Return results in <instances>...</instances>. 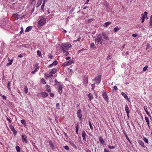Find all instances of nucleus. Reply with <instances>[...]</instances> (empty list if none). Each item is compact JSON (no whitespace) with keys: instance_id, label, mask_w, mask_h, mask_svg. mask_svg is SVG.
I'll return each mask as SVG.
<instances>
[{"instance_id":"f257e3e1","label":"nucleus","mask_w":152,"mask_h":152,"mask_svg":"<svg viewBox=\"0 0 152 152\" xmlns=\"http://www.w3.org/2000/svg\"><path fill=\"white\" fill-rule=\"evenodd\" d=\"M103 39H102V35L99 34L97 36V38L96 39L95 42L96 45L99 46V45H102Z\"/></svg>"},{"instance_id":"f03ea898","label":"nucleus","mask_w":152,"mask_h":152,"mask_svg":"<svg viewBox=\"0 0 152 152\" xmlns=\"http://www.w3.org/2000/svg\"><path fill=\"white\" fill-rule=\"evenodd\" d=\"M72 46L70 44H69L68 43H66L62 44L60 47L62 49V50H66L69 49Z\"/></svg>"},{"instance_id":"7ed1b4c3","label":"nucleus","mask_w":152,"mask_h":152,"mask_svg":"<svg viewBox=\"0 0 152 152\" xmlns=\"http://www.w3.org/2000/svg\"><path fill=\"white\" fill-rule=\"evenodd\" d=\"M46 23V20L45 18H42L40 19L38 21V24L41 26L44 25Z\"/></svg>"},{"instance_id":"20e7f679","label":"nucleus","mask_w":152,"mask_h":152,"mask_svg":"<svg viewBox=\"0 0 152 152\" xmlns=\"http://www.w3.org/2000/svg\"><path fill=\"white\" fill-rule=\"evenodd\" d=\"M102 95L103 98L104 99L106 102L108 103V102L109 99L108 98V96L105 92L103 91L102 93Z\"/></svg>"},{"instance_id":"39448f33","label":"nucleus","mask_w":152,"mask_h":152,"mask_svg":"<svg viewBox=\"0 0 152 152\" xmlns=\"http://www.w3.org/2000/svg\"><path fill=\"white\" fill-rule=\"evenodd\" d=\"M101 75H99L97 76L94 79L98 84H99L101 81Z\"/></svg>"},{"instance_id":"423d86ee","label":"nucleus","mask_w":152,"mask_h":152,"mask_svg":"<svg viewBox=\"0 0 152 152\" xmlns=\"http://www.w3.org/2000/svg\"><path fill=\"white\" fill-rule=\"evenodd\" d=\"M72 61L71 60H69V61L64 63L63 64V65L64 66H65L69 65H70L72 64Z\"/></svg>"},{"instance_id":"0eeeda50","label":"nucleus","mask_w":152,"mask_h":152,"mask_svg":"<svg viewBox=\"0 0 152 152\" xmlns=\"http://www.w3.org/2000/svg\"><path fill=\"white\" fill-rule=\"evenodd\" d=\"M82 111L81 110L79 109L77 110V115L78 117L81 120V118L82 116Z\"/></svg>"},{"instance_id":"6e6552de","label":"nucleus","mask_w":152,"mask_h":152,"mask_svg":"<svg viewBox=\"0 0 152 152\" xmlns=\"http://www.w3.org/2000/svg\"><path fill=\"white\" fill-rule=\"evenodd\" d=\"M21 137L22 142H24L25 143H27L28 141L26 139L27 137L24 135H22Z\"/></svg>"},{"instance_id":"1a4fd4ad","label":"nucleus","mask_w":152,"mask_h":152,"mask_svg":"<svg viewBox=\"0 0 152 152\" xmlns=\"http://www.w3.org/2000/svg\"><path fill=\"white\" fill-rule=\"evenodd\" d=\"M102 36L104 39L106 40H107L108 41L109 40V39L108 37V36L104 32H102Z\"/></svg>"},{"instance_id":"9d476101","label":"nucleus","mask_w":152,"mask_h":152,"mask_svg":"<svg viewBox=\"0 0 152 152\" xmlns=\"http://www.w3.org/2000/svg\"><path fill=\"white\" fill-rule=\"evenodd\" d=\"M121 95L124 96V97L128 101L130 102L129 99L128 98L127 95L126 94H125L124 93L122 92L121 93Z\"/></svg>"},{"instance_id":"9b49d317","label":"nucleus","mask_w":152,"mask_h":152,"mask_svg":"<svg viewBox=\"0 0 152 152\" xmlns=\"http://www.w3.org/2000/svg\"><path fill=\"white\" fill-rule=\"evenodd\" d=\"M125 111L126 112L127 114V115L128 117H129V108L128 107L127 104H126L125 105Z\"/></svg>"},{"instance_id":"f8f14e48","label":"nucleus","mask_w":152,"mask_h":152,"mask_svg":"<svg viewBox=\"0 0 152 152\" xmlns=\"http://www.w3.org/2000/svg\"><path fill=\"white\" fill-rule=\"evenodd\" d=\"M86 132H85L83 130L82 131V136L83 138V140L85 141H86Z\"/></svg>"},{"instance_id":"ddd939ff","label":"nucleus","mask_w":152,"mask_h":152,"mask_svg":"<svg viewBox=\"0 0 152 152\" xmlns=\"http://www.w3.org/2000/svg\"><path fill=\"white\" fill-rule=\"evenodd\" d=\"M40 94L42 95V96L44 98L47 97L48 95V93L46 92L41 93Z\"/></svg>"},{"instance_id":"4468645a","label":"nucleus","mask_w":152,"mask_h":152,"mask_svg":"<svg viewBox=\"0 0 152 152\" xmlns=\"http://www.w3.org/2000/svg\"><path fill=\"white\" fill-rule=\"evenodd\" d=\"M57 72L56 69V68L53 69L49 73V74H55Z\"/></svg>"},{"instance_id":"2eb2a0df","label":"nucleus","mask_w":152,"mask_h":152,"mask_svg":"<svg viewBox=\"0 0 152 152\" xmlns=\"http://www.w3.org/2000/svg\"><path fill=\"white\" fill-rule=\"evenodd\" d=\"M32 28V27L29 26L27 27L25 30L26 32H28L30 31Z\"/></svg>"},{"instance_id":"dca6fc26","label":"nucleus","mask_w":152,"mask_h":152,"mask_svg":"<svg viewBox=\"0 0 152 152\" xmlns=\"http://www.w3.org/2000/svg\"><path fill=\"white\" fill-rule=\"evenodd\" d=\"M111 23V22L110 21H108L106 22H105L104 23V27H107L108 26L110 25Z\"/></svg>"},{"instance_id":"f3484780","label":"nucleus","mask_w":152,"mask_h":152,"mask_svg":"<svg viewBox=\"0 0 152 152\" xmlns=\"http://www.w3.org/2000/svg\"><path fill=\"white\" fill-rule=\"evenodd\" d=\"M147 14L148 12H147L145 11L144 12V14H142L141 15L142 16V17L141 18H145L147 17Z\"/></svg>"},{"instance_id":"a211bd4d","label":"nucleus","mask_w":152,"mask_h":152,"mask_svg":"<svg viewBox=\"0 0 152 152\" xmlns=\"http://www.w3.org/2000/svg\"><path fill=\"white\" fill-rule=\"evenodd\" d=\"M45 86L46 87L48 88L46 89V91L48 92H50L51 91V89L50 88V86L48 85H46Z\"/></svg>"},{"instance_id":"6ab92c4d","label":"nucleus","mask_w":152,"mask_h":152,"mask_svg":"<svg viewBox=\"0 0 152 152\" xmlns=\"http://www.w3.org/2000/svg\"><path fill=\"white\" fill-rule=\"evenodd\" d=\"M49 144L50 145V147H51L52 149L54 148V145L52 143V142L51 140H50L49 141Z\"/></svg>"},{"instance_id":"aec40b11","label":"nucleus","mask_w":152,"mask_h":152,"mask_svg":"<svg viewBox=\"0 0 152 152\" xmlns=\"http://www.w3.org/2000/svg\"><path fill=\"white\" fill-rule=\"evenodd\" d=\"M99 141L101 144H104L105 142L103 140L102 137H99Z\"/></svg>"},{"instance_id":"412c9836","label":"nucleus","mask_w":152,"mask_h":152,"mask_svg":"<svg viewBox=\"0 0 152 152\" xmlns=\"http://www.w3.org/2000/svg\"><path fill=\"white\" fill-rule=\"evenodd\" d=\"M88 96L89 97L90 100H91L92 99H93V96L92 94H91L89 93V94L88 95Z\"/></svg>"},{"instance_id":"4be33fe9","label":"nucleus","mask_w":152,"mask_h":152,"mask_svg":"<svg viewBox=\"0 0 152 152\" xmlns=\"http://www.w3.org/2000/svg\"><path fill=\"white\" fill-rule=\"evenodd\" d=\"M138 142L141 146L145 147L144 143L142 141L139 140L138 141Z\"/></svg>"},{"instance_id":"5701e85b","label":"nucleus","mask_w":152,"mask_h":152,"mask_svg":"<svg viewBox=\"0 0 152 152\" xmlns=\"http://www.w3.org/2000/svg\"><path fill=\"white\" fill-rule=\"evenodd\" d=\"M39 68V67L38 66H36V67L35 68L34 70L31 72V73L32 74H34L37 70V69Z\"/></svg>"},{"instance_id":"b1692460","label":"nucleus","mask_w":152,"mask_h":152,"mask_svg":"<svg viewBox=\"0 0 152 152\" xmlns=\"http://www.w3.org/2000/svg\"><path fill=\"white\" fill-rule=\"evenodd\" d=\"M15 149L18 152L20 151V148L18 145H16L15 147Z\"/></svg>"},{"instance_id":"393cba45","label":"nucleus","mask_w":152,"mask_h":152,"mask_svg":"<svg viewBox=\"0 0 152 152\" xmlns=\"http://www.w3.org/2000/svg\"><path fill=\"white\" fill-rule=\"evenodd\" d=\"M83 80L84 82L85 83L86 86L88 83V80L87 77H86L85 78V79H83Z\"/></svg>"},{"instance_id":"a878e982","label":"nucleus","mask_w":152,"mask_h":152,"mask_svg":"<svg viewBox=\"0 0 152 152\" xmlns=\"http://www.w3.org/2000/svg\"><path fill=\"white\" fill-rule=\"evenodd\" d=\"M120 28L118 27H116L114 28V32H116Z\"/></svg>"},{"instance_id":"bb28decb","label":"nucleus","mask_w":152,"mask_h":152,"mask_svg":"<svg viewBox=\"0 0 152 152\" xmlns=\"http://www.w3.org/2000/svg\"><path fill=\"white\" fill-rule=\"evenodd\" d=\"M63 53L64 54V55L66 56L69 55V53L68 52V51H66V50H62Z\"/></svg>"},{"instance_id":"cd10ccee","label":"nucleus","mask_w":152,"mask_h":152,"mask_svg":"<svg viewBox=\"0 0 152 152\" xmlns=\"http://www.w3.org/2000/svg\"><path fill=\"white\" fill-rule=\"evenodd\" d=\"M10 128V129L13 132V131H15V129L14 128V127L13 126H12V125H10L9 126Z\"/></svg>"},{"instance_id":"c85d7f7f","label":"nucleus","mask_w":152,"mask_h":152,"mask_svg":"<svg viewBox=\"0 0 152 152\" xmlns=\"http://www.w3.org/2000/svg\"><path fill=\"white\" fill-rule=\"evenodd\" d=\"M145 119L147 122V124L149 123L150 121H149V120L147 116H145Z\"/></svg>"},{"instance_id":"c756f323","label":"nucleus","mask_w":152,"mask_h":152,"mask_svg":"<svg viewBox=\"0 0 152 152\" xmlns=\"http://www.w3.org/2000/svg\"><path fill=\"white\" fill-rule=\"evenodd\" d=\"M91 48L92 49L94 48H95V45L94 43H91L90 44Z\"/></svg>"},{"instance_id":"7c9ffc66","label":"nucleus","mask_w":152,"mask_h":152,"mask_svg":"<svg viewBox=\"0 0 152 152\" xmlns=\"http://www.w3.org/2000/svg\"><path fill=\"white\" fill-rule=\"evenodd\" d=\"M150 20V26H152V15L151 16Z\"/></svg>"},{"instance_id":"2f4dec72","label":"nucleus","mask_w":152,"mask_h":152,"mask_svg":"<svg viewBox=\"0 0 152 152\" xmlns=\"http://www.w3.org/2000/svg\"><path fill=\"white\" fill-rule=\"evenodd\" d=\"M76 129V132L77 134H78V124H77L76 126L75 127Z\"/></svg>"},{"instance_id":"473e14b6","label":"nucleus","mask_w":152,"mask_h":152,"mask_svg":"<svg viewBox=\"0 0 152 152\" xmlns=\"http://www.w3.org/2000/svg\"><path fill=\"white\" fill-rule=\"evenodd\" d=\"M89 124L90 126V127L91 129H93V127L92 126L91 124V122L90 121H89Z\"/></svg>"},{"instance_id":"72a5a7b5","label":"nucleus","mask_w":152,"mask_h":152,"mask_svg":"<svg viewBox=\"0 0 152 152\" xmlns=\"http://www.w3.org/2000/svg\"><path fill=\"white\" fill-rule=\"evenodd\" d=\"M21 122L23 125H25L26 124V121L25 120H24V119H23L21 120Z\"/></svg>"},{"instance_id":"f704fd0d","label":"nucleus","mask_w":152,"mask_h":152,"mask_svg":"<svg viewBox=\"0 0 152 152\" xmlns=\"http://www.w3.org/2000/svg\"><path fill=\"white\" fill-rule=\"evenodd\" d=\"M0 96L2 97V98L4 100H6V97L5 96L3 95L2 94H0Z\"/></svg>"},{"instance_id":"c9c22d12","label":"nucleus","mask_w":152,"mask_h":152,"mask_svg":"<svg viewBox=\"0 0 152 152\" xmlns=\"http://www.w3.org/2000/svg\"><path fill=\"white\" fill-rule=\"evenodd\" d=\"M37 55L39 56L40 57L41 56V53L39 50H37Z\"/></svg>"},{"instance_id":"e433bc0d","label":"nucleus","mask_w":152,"mask_h":152,"mask_svg":"<svg viewBox=\"0 0 152 152\" xmlns=\"http://www.w3.org/2000/svg\"><path fill=\"white\" fill-rule=\"evenodd\" d=\"M13 61V60L12 59L10 60V62L9 63H8L7 64V66H8L12 64V62Z\"/></svg>"},{"instance_id":"4c0bfd02","label":"nucleus","mask_w":152,"mask_h":152,"mask_svg":"<svg viewBox=\"0 0 152 152\" xmlns=\"http://www.w3.org/2000/svg\"><path fill=\"white\" fill-rule=\"evenodd\" d=\"M10 84H11V82L10 81L8 82V83H7V87L8 88L9 90H10Z\"/></svg>"},{"instance_id":"58836bf2","label":"nucleus","mask_w":152,"mask_h":152,"mask_svg":"<svg viewBox=\"0 0 152 152\" xmlns=\"http://www.w3.org/2000/svg\"><path fill=\"white\" fill-rule=\"evenodd\" d=\"M45 75L48 78L52 77L53 76V75H49V74H45Z\"/></svg>"},{"instance_id":"ea45409f","label":"nucleus","mask_w":152,"mask_h":152,"mask_svg":"<svg viewBox=\"0 0 152 152\" xmlns=\"http://www.w3.org/2000/svg\"><path fill=\"white\" fill-rule=\"evenodd\" d=\"M24 91L26 94L28 92V88L26 86H25L24 88Z\"/></svg>"},{"instance_id":"a19ab883","label":"nucleus","mask_w":152,"mask_h":152,"mask_svg":"<svg viewBox=\"0 0 152 152\" xmlns=\"http://www.w3.org/2000/svg\"><path fill=\"white\" fill-rule=\"evenodd\" d=\"M41 82L43 84H45L46 83V82L45 81V79L43 78H42L41 79Z\"/></svg>"},{"instance_id":"79ce46f5","label":"nucleus","mask_w":152,"mask_h":152,"mask_svg":"<svg viewBox=\"0 0 152 152\" xmlns=\"http://www.w3.org/2000/svg\"><path fill=\"white\" fill-rule=\"evenodd\" d=\"M143 140L144 141V142L147 143H148V140L145 137H144V138H143Z\"/></svg>"},{"instance_id":"37998d69","label":"nucleus","mask_w":152,"mask_h":152,"mask_svg":"<svg viewBox=\"0 0 152 152\" xmlns=\"http://www.w3.org/2000/svg\"><path fill=\"white\" fill-rule=\"evenodd\" d=\"M125 136L126 139L128 140V141L130 143H131L130 140V139H129V137H128L127 135V134H126V133H125Z\"/></svg>"},{"instance_id":"c03bdc74","label":"nucleus","mask_w":152,"mask_h":152,"mask_svg":"<svg viewBox=\"0 0 152 152\" xmlns=\"http://www.w3.org/2000/svg\"><path fill=\"white\" fill-rule=\"evenodd\" d=\"M148 67V66L147 65H146L143 68V71H145L147 69Z\"/></svg>"},{"instance_id":"a18cd8bd","label":"nucleus","mask_w":152,"mask_h":152,"mask_svg":"<svg viewBox=\"0 0 152 152\" xmlns=\"http://www.w3.org/2000/svg\"><path fill=\"white\" fill-rule=\"evenodd\" d=\"M62 88H63L61 86H60L59 87L58 89V92H60L61 91L62 89Z\"/></svg>"},{"instance_id":"49530a36","label":"nucleus","mask_w":152,"mask_h":152,"mask_svg":"<svg viewBox=\"0 0 152 152\" xmlns=\"http://www.w3.org/2000/svg\"><path fill=\"white\" fill-rule=\"evenodd\" d=\"M64 148L67 151L69 150V148L68 146L66 145L64 146Z\"/></svg>"},{"instance_id":"de8ad7c7","label":"nucleus","mask_w":152,"mask_h":152,"mask_svg":"<svg viewBox=\"0 0 152 152\" xmlns=\"http://www.w3.org/2000/svg\"><path fill=\"white\" fill-rule=\"evenodd\" d=\"M56 108L58 110L60 109L59 104L58 103L56 104Z\"/></svg>"},{"instance_id":"09e8293b","label":"nucleus","mask_w":152,"mask_h":152,"mask_svg":"<svg viewBox=\"0 0 152 152\" xmlns=\"http://www.w3.org/2000/svg\"><path fill=\"white\" fill-rule=\"evenodd\" d=\"M21 31L20 32V34H22V32H23V28L22 27H21L20 28Z\"/></svg>"},{"instance_id":"8fccbe9b","label":"nucleus","mask_w":152,"mask_h":152,"mask_svg":"<svg viewBox=\"0 0 152 152\" xmlns=\"http://www.w3.org/2000/svg\"><path fill=\"white\" fill-rule=\"evenodd\" d=\"M108 147L110 148V149H113V148H115V146H110V145H108Z\"/></svg>"},{"instance_id":"3c124183","label":"nucleus","mask_w":152,"mask_h":152,"mask_svg":"<svg viewBox=\"0 0 152 152\" xmlns=\"http://www.w3.org/2000/svg\"><path fill=\"white\" fill-rule=\"evenodd\" d=\"M85 49L84 48H82V49H81V50H78L77 52V53H80L81 51H83L84 50H85Z\"/></svg>"},{"instance_id":"603ef678","label":"nucleus","mask_w":152,"mask_h":152,"mask_svg":"<svg viewBox=\"0 0 152 152\" xmlns=\"http://www.w3.org/2000/svg\"><path fill=\"white\" fill-rule=\"evenodd\" d=\"M53 65H56L57 64H58V62H57V61H54V62H53Z\"/></svg>"},{"instance_id":"864d4df0","label":"nucleus","mask_w":152,"mask_h":152,"mask_svg":"<svg viewBox=\"0 0 152 152\" xmlns=\"http://www.w3.org/2000/svg\"><path fill=\"white\" fill-rule=\"evenodd\" d=\"M144 110L146 113L148 111L147 110V108L146 107L144 106Z\"/></svg>"},{"instance_id":"5fc2aeb1","label":"nucleus","mask_w":152,"mask_h":152,"mask_svg":"<svg viewBox=\"0 0 152 152\" xmlns=\"http://www.w3.org/2000/svg\"><path fill=\"white\" fill-rule=\"evenodd\" d=\"M45 6V4H42V6L41 7V9L43 11L44 10V7Z\"/></svg>"},{"instance_id":"6e6d98bb","label":"nucleus","mask_w":152,"mask_h":152,"mask_svg":"<svg viewBox=\"0 0 152 152\" xmlns=\"http://www.w3.org/2000/svg\"><path fill=\"white\" fill-rule=\"evenodd\" d=\"M6 118H7V120L10 123H11V121L10 120V119H9V118H8V117H7V116H6Z\"/></svg>"},{"instance_id":"4d7b16f0","label":"nucleus","mask_w":152,"mask_h":152,"mask_svg":"<svg viewBox=\"0 0 152 152\" xmlns=\"http://www.w3.org/2000/svg\"><path fill=\"white\" fill-rule=\"evenodd\" d=\"M146 113L148 115V116L150 117V118L151 119L152 117H151V115H150L149 112L148 111V112H146Z\"/></svg>"},{"instance_id":"13d9d810","label":"nucleus","mask_w":152,"mask_h":152,"mask_svg":"<svg viewBox=\"0 0 152 152\" xmlns=\"http://www.w3.org/2000/svg\"><path fill=\"white\" fill-rule=\"evenodd\" d=\"M13 134H14V136H16V135L17 133V131L15 130V131H13Z\"/></svg>"},{"instance_id":"bf43d9fd","label":"nucleus","mask_w":152,"mask_h":152,"mask_svg":"<svg viewBox=\"0 0 152 152\" xmlns=\"http://www.w3.org/2000/svg\"><path fill=\"white\" fill-rule=\"evenodd\" d=\"M50 96L52 97H53L54 96V94L52 93H50Z\"/></svg>"},{"instance_id":"052dcab7","label":"nucleus","mask_w":152,"mask_h":152,"mask_svg":"<svg viewBox=\"0 0 152 152\" xmlns=\"http://www.w3.org/2000/svg\"><path fill=\"white\" fill-rule=\"evenodd\" d=\"M72 146L74 148H76V146L73 143H72L71 144Z\"/></svg>"},{"instance_id":"680f3d73","label":"nucleus","mask_w":152,"mask_h":152,"mask_svg":"<svg viewBox=\"0 0 152 152\" xmlns=\"http://www.w3.org/2000/svg\"><path fill=\"white\" fill-rule=\"evenodd\" d=\"M113 88L115 91H116L118 90V88L116 86L113 87Z\"/></svg>"},{"instance_id":"e2e57ef3","label":"nucleus","mask_w":152,"mask_h":152,"mask_svg":"<svg viewBox=\"0 0 152 152\" xmlns=\"http://www.w3.org/2000/svg\"><path fill=\"white\" fill-rule=\"evenodd\" d=\"M80 37H79L78 39H77V40H75L74 41V42H77V41H80Z\"/></svg>"},{"instance_id":"0e129e2a","label":"nucleus","mask_w":152,"mask_h":152,"mask_svg":"<svg viewBox=\"0 0 152 152\" xmlns=\"http://www.w3.org/2000/svg\"><path fill=\"white\" fill-rule=\"evenodd\" d=\"M137 34H133L132 35V36L133 37H137Z\"/></svg>"},{"instance_id":"69168bd1","label":"nucleus","mask_w":152,"mask_h":152,"mask_svg":"<svg viewBox=\"0 0 152 152\" xmlns=\"http://www.w3.org/2000/svg\"><path fill=\"white\" fill-rule=\"evenodd\" d=\"M53 57V56L51 54H50L48 56V57L50 59L52 58Z\"/></svg>"},{"instance_id":"338daca9","label":"nucleus","mask_w":152,"mask_h":152,"mask_svg":"<svg viewBox=\"0 0 152 152\" xmlns=\"http://www.w3.org/2000/svg\"><path fill=\"white\" fill-rule=\"evenodd\" d=\"M39 2L38 1L37 2V4H36V7H39V6L41 5H39Z\"/></svg>"},{"instance_id":"774afa93","label":"nucleus","mask_w":152,"mask_h":152,"mask_svg":"<svg viewBox=\"0 0 152 152\" xmlns=\"http://www.w3.org/2000/svg\"><path fill=\"white\" fill-rule=\"evenodd\" d=\"M104 151L105 152H110L109 150H107L106 148H105L104 149Z\"/></svg>"}]
</instances>
